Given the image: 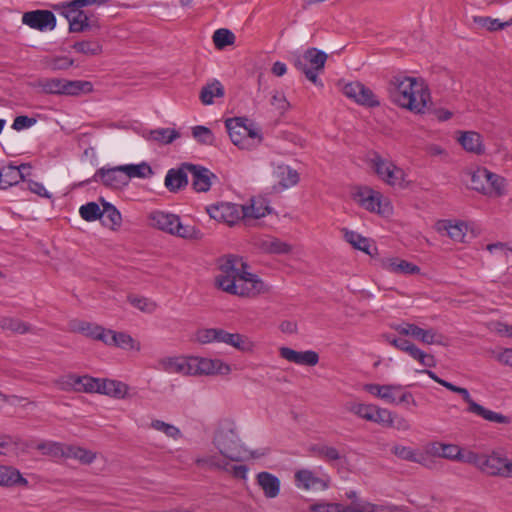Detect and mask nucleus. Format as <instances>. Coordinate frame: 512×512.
Returning <instances> with one entry per match:
<instances>
[{"instance_id": "obj_52", "label": "nucleus", "mask_w": 512, "mask_h": 512, "mask_svg": "<svg viewBox=\"0 0 512 512\" xmlns=\"http://www.w3.org/2000/svg\"><path fill=\"white\" fill-rule=\"evenodd\" d=\"M395 505L374 504L366 500L352 502V512H393Z\"/></svg>"}, {"instance_id": "obj_16", "label": "nucleus", "mask_w": 512, "mask_h": 512, "mask_svg": "<svg viewBox=\"0 0 512 512\" xmlns=\"http://www.w3.org/2000/svg\"><path fill=\"white\" fill-rule=\"evenodd\" d=\"M209 216L228 226L237 224L243 218L242 205L230 202H221L216 205H211L206 208Z\"/></svg>"}, {"instance_id": "obj_21", "label": "nucleus", "mask_w": 512, "mask_h": 512, "mask_svg": "<svg viewBox=\"0 0 512 512\" xmlns=\"http://www.w3.org/2000/svg\"><path fill=\"white\" fill-rule=\"evenodd\" d=\"M458 394H460L462 396L463 400L468 404V408H467L468 412L474 413L490 422L500 423V424H509L510 423V418L508 416H505L501 413L486 409L482 405L476 403L472 399L469 391L466 388L460 387Z\"/></svg>"}, {"instance_id": "obj_36", "label": "nucleus", "mask_w": 512, "mask_h": 512, "mask_svg": "<svg viewBox=\"0 0 512 512\" xmlns=\"http://www.w3.org/2000/svg\"><path fill=\"white\" fill-rule=\"evenodd\" d=\"M220 342L243 353H251L255 348V343L248 336L239 333H229L223 329Z\"/></svg>"}, {"instance_id": "obj_8", "label": "nucleus", "mask_w": 512, "mask_h": 512, "mask_svg": "<svg viewBox=\"0 0 512 512\" xmlns=\"http://www.w3.org/2000/svg\"><path fill=\"white\" fill-rule=\"evenodd\" d=\"M225 126L231 141L240 149L251 150L262 141L260 132L245 125L244 120L241 118L228 119L225 122Z\"/></svg>"}, {"instance_id": "obj_64", "label": "nucleus", "mask_w": 512, "mask_h": 512, "mask_svg": "<svg viewBox=\"0 0 512 512\" xmlns=\"http://www.w3.org/2000/svg\"><path fill=\"white\" fill-rule=\"evenodd\" d=\"M128 301L133 307L145 313H153L156 310V303L146 297L130 295Z\"/></svg>"}, {"instance_id": "obj_60", "label": "nucleus", "mask_w": 512, "mask_h": 512, "mask_svg": "<svg viewBox=\"0 0 512 512\" xmlns=\"http://www.w3.org/2000/svg\"><path fill=\"white\" fill-rule=\"evenodd\" d=\"M312 512H352V503L348 505L340 503L319 502L310 506Z\"/></svg>"}, {"instance_id": "obj_10", "label": "nucleus", "mask_w": 512, "mask_h": 512, "mask_svg": "<svg viewBox=\"0 0 512 512\" xmlns=\"http://www.w3.org/2000/svg\"><path fill=\"white\" fill-rule=\"evenodd\" d=\"M346 409L366 421L379 424L383 427L390 428L393 426V413L386 408L374 404L350 402L347 404Z\"/></svg>"}, {"instance_id": "obj_59", "label": "nucleus", "mask_w": 512, "mask_h": 512, "mask_svg": "<svg viewBox=\"0 0 512 512\" xmlns=\"http://www.w3.org/2000/svg\"><path fill=\"white\" fill-rule=\"evenodd\" d=\"M150 427L156 431L164 433L167 437L174 440H178L182 437V432L178 427L159 419L152 420Z\"/></svg>"}, {"instance_id": "obj_31", "label": "nucleus", "mask_w": 512, "mask_h": 512, "mask_svg": "<svg viewBox=\"0 0 512 512\" xmlns=\"http://www.w3.org/2000/svg\"><path fill=\"white\" fill-rule=\"evenodd\" d=\"M387 390L382 391L380 399L390 404H412L416 405V401L411 392L403 391L400 384L384 385Z\"/></svg>"}, {"instance_id": "obj_5", "label": "nucleus", "mask_w": 512, "mask_h": 512, "mask_svg": "<svg viewBox=\"0 0 512 512\" xmlns=\"http://www.w3.org/2000/svg\"><path fill=\"white\" fill-rule=\"evenodd\" d=\"M35 86L43 93L78 96L81 93H89L93 90L92 83L82 80H66L60 78L39 79Z\"/></svg>"}, {"instance_id": "obj_14", "label": "nucleus", "mask_w": 512, "mask_h": 512, "mask_svg": "<svg viewBox=\"0 0 512 512\" xmlns=\"http://www.w3.org/2000/svg\"><path fill=\"white\" fill-rule=\"evenodd\" d=\"M231 371V366L221 359L191 356L190 376H224Z\"/></svg>"}, {"instance_id": "obj_43", "label": "nucleus", "mask_w": 512, "mask_h": 512, "mask_svg": "<svg viewBox=\"0 0 512 512\" xmlns=\"http://www.w3.org/2000/svg\"><path fill=\"white\" fill-rule=\"evenodd\" d=\"M28 486V481L20 471L11 466L0 465V486Z\"/></svg>"}, {"instance_id": "obj_44", "label": "nucleus", "mask_w": 512, "mask_h": 512, "mask_svg": "<svg viewBox=\"0 0 512 512\" xmlns=\"http://www.w3.org/2000/svg\"><path fill=\"white\" fill-rule=\"evenodd\" d=\"M225 94L223 85L218 80H213L202 87L199 98L203 105H211L214 98H222Z\"/></svg>"}, {"instance_id": "obj_49", "label": "nucleus", "mask_w": 512, "mask_h": 512, "mask_svg": "<svg viewBox=\"0 0 512 512\" xmlns=\"http://www.w3.org/2000/svg\"><path fill=\"white\" fill-rule=\"evenodd\" d=\"M345 240L355 249H358L368 255H372L371 242L368 238L363 237L355 231L343 229Z\"/></svg>"}, {"instance_id": "obj_6", "label": "nucleus", "mask_w": 512, "mask_h": 512, "mask_svg": "<svg viewBox=\"0 0 512 512\" xmlns=\"http://www.w3.org/2000/svg\"><path fill=\"white\" fill-rule=\"evenodd\" d=\"M243 268H245L244 263L233 256L222 258L215 276V286L228 294L235 295L238 276L241 275Z\"/></svg>"}, {"instance_id": "obj_15", "label": "nucleus", "mask_w": 512, "mask_h": 512, "mask_svg": "<svg viewBox=\"0 0 512 512\" xmlns=\"http://www.w3.org/2000/svg\"><path fill=\"white\" fill-rule=\"evenodd\" d=\"M394 329L403 336H411L427 345H446L443 334L438 333L435 329H423L415 324L403 322L394 327Z\"/></svg>"}, {"instance_id": "obj_40", "label": "nucleus", "mask_w": 512, "mask_h": 512, "mask_svg": "<svg viewBox=\"0 0 512 512\" xmlns=\"http://www.w3.org/2000/svg\"><path fill=\"white\" fill-rule=\"evenodd\" d=\"M188 168L183 163L177 169L168 170L165 176V186L171 192H176L188 184Z\"/></svg>"}, {"instance_id": "obj_3", "label": "nucleus", "mask_w": 512, "mask_h": 512, "mask_svg": "<svg viewBox=\"0 0 512 512\" xmlns=\"http://www.w3.org/2000/svg\"><path fill=\"white\" fill-rule=\"evenodd\" d=\"M215 448L230 461H242L247 454L234 427L225 423L218 427L213 437Z\"/></svg>"}, {"instance_id": "obj_35", "label": "nucleus", "mask_w": 512, "mask_h": 512, "mask_svg": "<svg viewBox=\"0 0 512 512\" xmlns=\"http://www.w3.org/2000/svg\"><path fill=\"white\" fill-rule=\"evenodd\" d=\"M108 346H115L124 350L139 351L141 345L125 332H116L108 329L105 343Z\"/></svg>"}, {"instance_id": "obj_41", "label": "nucleus", "mask_w": 512, "mask_h": 512, "mask_svg": "<svg viewBox=\"0 0 512 512\" xmlns=\"http://www.w3.org/2000/svg\"><path fill=\"white\" fill-rule=\"evenodd\" d=\"M100 378H94L88 375L77 376L69 375L67 377V385L74 390L85 393H98Z\"/></svg>"}, {"instance_id": "obj_32", "label": "nucleus", "mask_w": 512, "mask_h": 512, "mask_svg": "<svg viewBox=\"0 0 512 512\" xmlns=\"http://www.w3.org/2000/svg\"><path fill=\"white\" fill-rule=\"evenodd\" d=\"M24 443H27L29 446H21L18 445L17 451L20 452H28L29 449L35 448L39 450L43 455L58 458V457H64L65 456V449L66 445H63L59 442L54 441H41L38 443H35L33 441H23Z\"/></svg>"}, {"instance_id": "obj_48", "label": "nucleus", "mask_w": 512, "mask_h": 512, "mask_svg": "<svg viewBox=\"0 0 512 512\" xmlns=\"http://www.w3.org/2000/svg\"><path fill=\"white\" fill-rule=\"evenodd\" d=\"M180 137V133L172 128H157L151 130L147 139L161 145H167Z\"/></svg>"}, {"instance_id": "obj_33", "label": "nucleus", "mask_w": 512, "mask_h": 512, "mask_svg": "<svg viewBox=\"0 0 512 512\" xmlns=\"http://www.w3.org/2000/svg\"><path fill=\"white\" fill-rule=\"evenodd\" d=\"M436 231L448 236L456 242H463L467 232V225L463 222H453L451 220H440L435 224Z\"/></svg>"}, {"instance_id": "obj_62", "label": "nucleus", "mask_w": 512, "mask_h": 512, "mask_svg": "<svg viewBox=\"0 0 512 512\" xmlns=\"http://www.w3.org/2000/svg\"><path fill=\"white\" fill-rule=\"evenodd\" d=\"M79 214L85 221L92 222L101 219L103 212L96 202H88L80 207Z\"/></svg>"}, {"instance_id": "obj_17", "label": "nucleus", "mask_w": 512, "mask_h": 512, "mask_svg": "<svg viewBox=\"0 0 512 512\" xmlns=\"http://www.w3.org/2000/svg\"><path fill=\"white\" fill-rule=\"evenodd\" d=\"M343 94L359 105L374 108L380 106V101L374 92L358 81L346 83L342 87Z\"/></svg>"}, {"instance_id": "obj_27", "label": "nucleus", "mask_w": 512, "mask_h": 512, "mask_svg": "<svg viewBox=\"0 0 512 512\" xmlns=\"http://www.w3.org/2000/svg\"><path fill=\"white\" fill-rule=\"evenodd\" d=\"M456 140L468 153L478 156L485 154L486 147L483 137L476 131H458Z\"/></svg>"}, {"instance_id": "obj_24", "label": "nucleus", "mask_w": 512, "mask_h": 512, "mask_svg": "<svg viewBox=\"0 0 512 512\" xmlns=\"http://www.w3.org/2000/svg\"><path fill=\"white\" fill-rule=\"evenodd\" d=\"M191 356H168L158 360L157 369L169 374L190 376Z\"/></svg>"}, {"instance_id": "obj_61", "label": "nucleus", "mask_w": 512, "mask_h": 512, "mask_svg": "<svg viewBox=\"0 0 512 512\" xmlns=\"http://www.w3.org/2000/svg\"><path fill=\"white\" fill-rule=\"evenodd\" d=\"M213 42L217 49L222 50L235 42V35L228 29H217L213 34Z\"/></svg>"}, {"instance_id": "obj_58", "label": "nucleus", "mask_w": 512, "mask_h": 512, "mask_svg": "<svg viewBox=\"0 0 512 512\" xmlns=\"http://www.w3.org/2000/svg\"><path fill=\"white\" fill-rule=\"evenodd\" d=\"M406 353L424 367L433 368L436 366L435 357L431 354H427L425 351L418 348L415 344L410 346Z\"/></svg>"}, {"instance_id": "obj_4", "label": "nucleus", "mask_w": 512, "mask_h": 512, "mask_svg": "<svg viewBox=\"0 0 512 512\" xmlns=\"http://www.w3.org/2000/svg\"><path fill=\"white\" fill-rule=\"evenodd\" d=\"M368 165L376 176L391 187L406 188L408 185L407 174L390 159L382 157L374 152L368 159Z\"/></svg>"}, {"instance_id": "obj_18", "label": "nucleus", "mask_w": 512, "mask_h": 512, "mask_svg": "<svg viewBox=\"0 0 512 512\" xmlns=\"http://www.w3.org/2000/svg\"><path fill=\"white\" fill-rule=\"evenodd\" d=\"M92 181L100 182L104 186L112 189H121L128 185L127 175H125L122 165L111 168L102 167L98 169L95 172Z\"/></svg>"}, {"instance_id": "obj_56", "label": "nucleus", "mask_w": 512, "mask_h": 512, "mask_svg": "<svg viewBox=\"0 0 512 512\" xmlns=\"http://www.w3.org/2000/svg\"><path fill=\"white\" fill-rule=\"evenodd\" d=\"M222 329L202 328L196 331L194 340L200 344H209L221 341Z\"/></svg>"}, {"instance_id": "obj_29", "label": "nucleus", "mask_w": 512, "mask_h": 512, "mask_svg": "<svg viewBox=\"0 0 512 512\" xmlns=\"http://www.w3.org/2000/svg\"><path fill=\"white\" fill-rule=\"evenodd\" d=\"M254 246L261 252L269 254H287L292 249L288 243L269 235L255 238Z\"/></svg>"}, {"instance_id": "obj_63", "label": "nucleus", "mask_w": 512, "mask_h": 512, "mask_svg": "<svg viewBox=\"0 0 512 512\" xmlns=\"http://www.w3.org/2000/svg\"><path fill=\"white\" fill-rule=\"evenodd\" d=\"M46 66L51 70H66L74 65V60L68 56H53L45 59Z\"/></svg>"}, {"instance_id": "obj_50", "label": "nucleus", "mask_w": 512, "mask_h": 512, "mask_svg": "<svg viewBox=\"0 0 512 512\" xmlns=\"http://www.w3.org/2000/svg\"><path fill=\"white\" fill-rule=\"evenodd\" d=\"M125 175H127V183L132 178H149L153 175V170L150 165L146 162L140 164H126L122 165Z\"/></svg>"}, {"instance_id": "obj_55", "label": "nucleus", "mask_w": 512, "mask_h": 512, "mask_svg": "<svg viewBox=\"0 0 512 512\" xmlns=\"http://www.w3.org/2000/svg\"><path fill=\"white\" fill-rule=\"evenodd\" d=\"M473 21L479 27L484 28L488 31L502 30L512 25V18L509 21L501 22L499 19H492L490 17L475 16Z\"/></svg>"}, {"instance_id": "obj_25", "label": "nucleus", "mask_w": 512, "mask_h": 512, "mask_svg": "<svg viewBox=\"0 0 512 512\" xmlns=\"http://www.w3.org/2000/svg\"><path fill=\"white\" fill-rule=\"evenodd\" d=\"M279 355L290 363L302 366H315L319 362V355L313 350L296 351L289 347H280Z\"/></svg>"}, {"instance_id": "obj_47", "label": "nucleus", "mask_w": 512, "mask_h": 512, "mask_svg": "<svg viewBox=\"0 0 512 512\" xmlns=\"http://www.w3.org/2000/svg\"><path fill=\"white\" fill-rule=\"evenodd\" d=\"M308 450L311 455L323 459L328 463L336 462L341 459L339 450L327 444H313Z\"/></svg>"}, {"instance_id": "obj_39", "label": "nucleus", "mask_w": 512, "mask_h": 512, "mask_svg": "<svg viewBox=\"0 0 512 512\" xmlns=\"http://www.w3.org/2000/svg\"><path fill=\"white\" fill-rule=\"evenodd\" d=\"M243 218L259 219L270 214L272 209L267 199L263 197H255L250 201V205H242Z\"/></svg>"}, {"instance_id": "obj_2", "label": "nucleus", "mask_w": 512, "mask_h": 512, "mask_svg": "<svg viewBox=\"0 0 512 512\" xmlns=\"http://www.w3.org/2000/svg\"><path fill=\"white\" fill-rule=\"evenodd\" d=\"M149 225L171 236L185 240H200L203 233L195 225L184 224L181 218L173 213L161 210L152 211L148 216Z\"/></svg>"}, {"instance_id": "obj_26", "label": "nucleus", "mask_w": 512, "mask_h": 512, "mask_svg": "<svg viewBox=\"0 0 512 512\" xmlns=\"http://www.w3.org/2000/svg\"><path fill=\"white\" fill-rule=\"evenodd\" d=\"M185 168H188L192 186L197 192H207L211 188L212 179H216L215 174L203 166L185 163Z\"/></svg>"}, {"instance_id": "obj_1", "label": "nucleus", "mask_w": 512, "mask_h": 512, "mask_svg": "<svg viewBox=\"0 0 512 512\" xmlns=\"http://www.w3.org/2000/svg\"><path fill=\"white\" fill-rule=\"evenodd\" d=\"M387 92L392 103L415 114L425 113L431 100L429 88L422 78L402 73L389 79Z\"/></svg>"}, {"instance_id": "obj_22", "label": "nucleus", "mask_w": 512, "mask_h": 512, "mask_svg": "<svg viewBox=\"0 0 512 512\" xmlns=\"http://www.w3.org/2000/svg\"><path fill=\"white\" fill-rule=\"evenodd\" d=\"M427 453L451 461L466 463L467 451L452 443L431 442L427 445Z\"/></svg>"}, {"instance_id": "obj_46", "label": "nucleus", "mask_w": 512, "mask_h": 512, "mask_svg": "<svg viewBox=\"0 0 512 512\" xmlns=\"http://www.w3.org/2000/svg\"><path fill=\"white\" fill-rule=\"evenodd\" d=\"M274 175L283 188L295 186L299 182L298 172L284 164L275 167Z\"/></svg>"}, {"instance_id": "obj_20", "label": "nucleus", "mask_w": 512, "mask_h": 512, "mask_svg": "<svg viewBox=\"0 0 512 512\" xmlns=\"http://www.w3.org/2000/svg\"><path fill=\"white\" fill-rule=\"evenodd\" d=\"M236 286L237 292H235V295L241 297H256L267 290L265 284L257 275L245 271L244 268L241 275L238 276Z\"/></svg>"}, {"instance_id": "obj_19", "label": "nucleus", "mask_w": 512, "mask_h": 512, "mask_svg": "<svg viewBox=\"0 0 512 512\" xmlns=\"http://www.w3.org/2000/svg\"><path fill=\"white\" fill-rule=\"evenodd\" d=\"M81 8L80 6H73V1L62 5V15L69 22L70 32H83L91 27L90 17Z\"/></svg>"}, {"instance_id": "obj_12", "label": "nucleus", "mask_w": 512, "mask_h": 512, "mask_svg": "<svg viewBox=\"0 0 512 512\" xmlns=\"http://www.w3.org/2000/svg\"><path fill=\"white\" fill-rule=\"evenodd\" d=\"M294 485L302 491H325L331 485V477L323 471L301 468L294 473Z\"/></svg>"}, {"instance_id": "obj_53", "label": "nucleus", "mask_w": 512, "mask_h": 512, "mask_svg": "<svg viewBox=\"0 0 512 512\" xmlns=\"http://www.w3.org/2000/svg\"><path fill=\"white\" fill-rule=\"evenodd\" d=\"M64 457L77 459L83 464H90L96 458V454L82 447L69 445L66 446Z\"/></svg>"}, {"instance_id": "obj_37", "label": "nucleus", "mask_w": 512, "mask_h": 512, "mask_svg": "<svg viewBox=\"0 0 512 512\" xmlns=\"http://www.w3.org/2000/svg\"><path fill=\"white\" fill-rule=\"evenodd\" d=\"M99 385V394L115 399H125L128 396L129 386L122 381L100 378Z\"/></svg>"}, {"instance_id": "obj_42", "label": "nucleus", "mask_w": 512, "mask_h": 512, "mask_svg": "<svg viewBox=\"0 0 512 512\" xmlns=\"http://www.w3.org/2000/svg\"><path fill=\"white\" fill-rule=\"evenodd\" d=\"M73 331L81 333L93 340L105 343L108 329L86 321H80L73 326Z\"/></svg>"}, {"instance_id": "obj_7", "label": "nucleus", "mask_w": 512, "mask_h": 512, "mask_svg": "<svg viewBox=\"0 0 512 512\" xmlns=\"http://www.w3.org/2000/svg\"><path fill=\"white\" fill-rule=\"evenodd\" d=\"M471 188L487 196L499 197L505 193V179L484 167L470 172Z\"/></svg>"}, {"instance_id": "obj_9", "label": "nucleus", "mask_w": 512, "mask_h": 512, "mask_svg": "<svg viewBox=\"0 0 512 512\" xmlns=\"http://www.w3.org/2000/svg\"><path fill=\"white\" fill-rule=\"evenodd\" d=\"M327 54L317 48H308L303 54L294 56V66L303 72L306 78L318 84V74L323 71Z\"/></svg>"}, {"instance_id": "obj_30", "label": "nucleus", "mask_w": 512, "mask_h": 512, "mask_svg": "<svg viewBox=\"0 0 512 512\" xmlns=\"http://www.w3.org/2000/svg\"><path fill=\"white\" fill-rule=\"evenodd\" d=\"M30 166L21 164L20 166L6 165L0 168V189H7L18 184L25 178V171Z\"/></svg>"}, {"instance_id": "obj_45", "label": "nucleus", "mask_w": 512, "mask_h": 512, "mask_svg": "<svg viewBox=\"0 0 512 512\" xmlns=\"http://www.w3.org/2000/svg\"><path fill=\"white\" fill-rule=\"evenodd\" d=\"M392 453L402 460L426 466L427 457L424 454L420 453L418 450L413 449L412 447L404 445H395L392 448Z\"/></svg>"}, {"instance_id": "obj_38", "label": "nucleus", "mask_w": 512, "mask_h": 512, "mask_svg": "<svg viewBox=\"0 0 512 512\" xmlns=\"http://www.w3.org/2000/svg\"><path fill=\"white\" fill-rule=\"evenodd\" d=\"M229 462L230 460L219 451L217 453L205 454L195 459L198 467L221 471H229Z\"/></svg>"}, {"instance_id": "obj_11", "label": "nucleus", "mask_w": 512, "mask_h": 512, "mask_svg": "<svg viewBox=\"0 0 512 512\" xmlns=\"http://www.w3.org/2000/svg\"><path fill=\"white\" fill-rule=\"evenodd\" d=\"M353 199L364 209L387 216L392 212V206L387 198L379 191L369 187H360L353 194Z\"/></svg>"}, {"instance_id": "obj_28", "label": "nucleus", "mask_w": 512, "mask_h": 512, "mask_svg": "<svg viewBox=\"0 0 512 512\" xmlns=\"http://www.w3.org/2000/svg\"><path fill=\"white\" fill-rule=\"evenodd\" d=\"M381 268L396 275H416L421 272L419 266L399 257L383 258L381 260Z\"/></svg>"}, {"instance_id": "obj_34", "label": "nucleus", "mask_w": 512, "mask_h": 512, "mask_svg": "<svg viewBox=\"0 0 512 512\" xmlns=\"http://www.w3.org/2000/svg\"><path fill=\"white\" fill-rule=\"evenodd\" d=\"M256 483L263 491L264 496L268 499H274L280 494V479L270 472H259L256 475Z\"/></svg>"}, {"instance_id": "obj_54", "label": "nucleus", "mask_w": 512, "mask_h": 512, "mask_svg": "<svg viewBox=\"0 0 512 512\" xmlns=\"http://www.w3.org/2000/svg\"><path fill=\"white\" fill-rule=\"evenodd\" d=\"M72 48L86 56H96L102 53V45L96 40H83L75 42Z\"/></svg>"}, {"instance_id": "obj_51", "label": "nucleus", "mask_w": 512, "mask_h": 512, "mask_svg": "<svg viewBox=\"0 0 512 512\" xmlns=\"http://www.w3.org/2000/svg\"><path fill=\"white\" fill-rule=\"evenodd\" d=\"M102 212L103 214L101 215V219L104 225L108 226L111 229H116L120 227L122 217L115 206L103 201Z\"/></svg>"}, {"instance_id": "obj_57", "label": "nucleus", "mask_w": 512, "mask_h": 512, "mask_svg": "<svg viewBox=\"0 0 512 512\" xmlns=\"http://www.w3.org/2000/svg\"><path fill=\"white\" fill-rule=\"evenodd\" d=\"M0 328L13 333L24 334L31 330L30 326L16 318L2 317L0 318Z\"/></svg>"}, {"instance_id": "obj_23", "label": "nucleus", "mask_w": 512, "mask_h": 512, "mask_svg": "<svg viewBox=\"0 0 512 512\" xmlns=\"http://www.w3.org/2000/svg\"><path fill=\"white\" fill-rule=\"evenodd\" d=\"M22 23L39 31L53 30L56 26V17L49 10H34L23 14Z\"/></svg>"}, {"instance_id": "obj_13", "label": "nucleus", "mask_w": 512, "mask_h": 512, "mask_svg": "<svg viewBox=\"0 0 512 512\" xmlns=\"http://www.w3.org/2000/svg\"><path fill=\"white\" fill-rule=\"evenodd\" d=\"M466 464L475 466L481 472L490 476H500L504 469L506 457L498 452L490 454H479L472 450H467Z\"/></svg>"}]
</instances>
